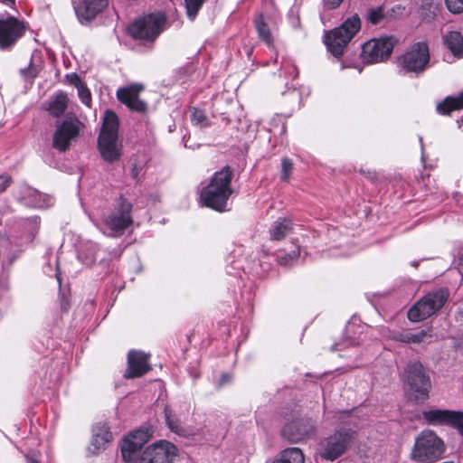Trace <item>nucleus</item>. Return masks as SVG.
<instances>
[{
  "instance_id": "1",
  "label": "nucleus",
  "mask_w": 463,
  "mask_h": 463,
  "mask_svg": "<svg viewBox=\"0 0 463 463\" xmlns=\"http://www.w3.org/2000/svg\"><path fill=\"white\" fill-rule=\"evenodd\" d=\"M147 440V431L137 430L131 432L121 445L123 460L128 463H175L178 457V449L166 440H159L146 447L137 457V453Z\"/></svg>"
},
{
  "instance_id": "2",
  "label": "nucleus",
  "mask_w": 463,
  "mask_h": 463,
  "mask_svg": "<svg viewBox=\"0 0 463 463\" xmlns=\"http://www.w3.org/2000/svg\"><path fill=\"white\" fill-rule=\"evenodd\" d=\"M232 177V170L228 165L214 173L210 183L201 192L203 204L218 212L226 211L228 200L233 193Z\"/></svg>"
},
{
  "instance_id": "3",
  "label": "nucleus",
  "mask_w": 463,
  "mask_h": 463,
  "mask_svg": "<svg viewBox=\"0 0 463 463\" xmlns=\"http://www.w3.org/2000/svg\"><path fill=\"white\" fill-rule=\"evenodd\" d=\"M118 118H103L98 137V149L101 157L108 163L118 161L123 146L118 138Z\"/></svg>"
},
{
  "instance_id": "4",
  "label": "nucleus",
  "mask_w": 463,
  "mask_h": 463,
  "mask_svg": "<svg viewBox=\"0 0 463 463\" xmlns=\"http://www.w3.org/2000/svg\"><path fill=\"white\" fill-rule=\"evenodd\" d=\"M445 444L434 430H423L416 438L411 458L418 463H432L441 458Z\"/></svg>"
},
{
  "instance_id": "5",
  "label": "nucleus",
  "mask_w": 463,
  "mask_h": 463,
  "mask_svg": "<svg viewBox=\"0 0 463 463\" xmlns=\"http://www.w3.org/2000/svg\"><path fill=\"white\" fill-rule=\"evenodd\" d=\"M165 23V14H147L134 20L128 27V33L135 40L154 43L163 32Z\"/></svg>"
},
{
  "instance_id": "6",
  "label": "nucleus",
  "mask_w": 463,
  "mask_h": 463,
  "mask_svg": "<svg viewBox=\"0 0 463 463\" xmlns=\"http://www.w3.org/2000/svg\"><path fill=\"white\" fill-rule=\"evenodd\" d=\"M361 28V21L357 14L347 18L339 27L325 35L327 50L336 58L344 53V50Z\"/></svg>"
},
{
  "instance_id": "7",
  "label": "nucleus",
  "mask_w": 463,
  "mask_h": 463,
  "mask_svg": "<svg viewBox=\"0 0 463 463\" xmlns=\"http://www.w3.org/2000/svg\"><path fill=\"white\" fill-rule=\"evenodd\" d=\"M448 293L439 289L429 292L419 299L408 311V318L418 322L436 314L447 302Z\"/></svg>"
},
{
  "instance_id": "8",
  "label": "nucleus",
  "mask_w": 463,
  "mask_h": 463,
  "mask_svg": "<svg viewBox=\"0 0 463 463\" xmlns=\"http://www.w3.org/2000/svg\"><path fill=\"white\" fill-rule=\"evenodd\" d=\"M404 374L408 391L416 400H426L431 383L422 364L419 361L410 362L404 369Z\"/></svg>"
},
{
  "instance_id": "9",
  "label": "nucleus",
  "mask_w": 463,
  "mask_h": 463,
  "mask_svg": "<svg viewBox=\"0 0 463 463\" xmlns=\"http://www.w3.org/2000/svg\"><path fill=\"white\" fill-rule=\"evenodd\" d=\"M397 40L393 36L373 38L362 46L361 57L364 63H378L386 61L392 54Z\"/></svg>"
},
{
  "instance_id": "10",
  "label": "nucleus",
  "mask_w": 463,
  "mask_h": 463,
  "mask_svg": "<svg viewBox=\"0 0 463 463\" xmlns=\"http://www.w3.org/2000/svg\"><path fill=\"white\" fill-rule=\"evenodd\" d=\"M430 61V52L426 43H414L410 50L402 54L399 65L407 72L420 73L425 71Z\"/></svg>"
},
{
  "instance_id": "11",
  "label": "nucleus",
  "mask_w": 463,
  "mask_h": 463,
  "mask_svg": "<svg viewBox=\"0 0 463 463\" xmlns=\"http://www.w3.org/2000/svg\"><path fill=\"white\" fill-rule=\"evenodd\" d=\"M27 30L26 23L9 15L0 19V50L11 51Z\"/></svg>"
},
{
  "instance_id": "12",
  "label": "nucleus",
  "mask_w": 463,
  "mask_h": 463,
  "mask_svg": "<svg viewBox=\"0 0 463 463\" xmlns=\"http://www.w3.org/2000/svg\"><path fill=\"white\" fill-rule=\"evenodd\" d=\"M83 127L78 118H66L62 121H57L52 137V146L60 152L66 151Z\"/></svg>"
},
{
  "instance_id": "13",
  "label": "nucleus",
  "mask_w": 463,
  "mask_h": 463,
  "mask_svg": "<svg viewBox=\"0 0 463 463\" xmlns=\"http://www.w3.org/2000/svg\"><path fill=\"white\" fill-rule=\"evenodd\" d=\"M350 440L347 432L336 431L320 442L318 454L324 460L334 461L345 452Z\"/></svg>"
},
{
  "instance_id": "14",
  "label": "nucleus",
  "mask_w": 463,
  "mask_h": 463,
  "mask_svg": "<svg viewBox=\"0 0 463 463\" xmlns=\"http://www.w3.org/2000/svg\"><path fill=\"white\" fill-rule=\"evenodd\" d=\"M131 208L132 204L128 200L120 198L118 206L104 215L103 223L113 233L122 232L132 223Z\"/></svg>"
},
{
  "instance_id": "15",
  "label": "nucleus",
  "mask_w": 463,
  "mask_h": 463,
  "mask_svg": "<svg viewBox=\"0 0 463 463\" xmlns=\"http://www.w3.org/2000/svg\"><path fill=\"white\" fill-rule=\"evenodd\" d=\"M143 90L142 84H131L118 89L117 90V98L130 111L144 114L147 110V104L139 99V94Z\"/></svg>"
},
{
  "instance_id": "16",
  "label": "nucleus",
  "mask_w": 463,
  "mask_h": 463,
  "mask_svg": "<svg viewBox=\"0 0 463 463\" xmlns=\"http://www.w3.org/2000/svg\"><path fill=\"white\" fill-rule=\"evenodd\" d=\"M108 5V0H80L73 2V8L78 20L83 24L93 21Z\"/></svg>"
},
{
  "instance_id": "17",
  "label": "nucleus",
  "mask_w": 463,
  "mask_h": 463,
  "mask_svg": "<svg viewBox=\"0 0 463 463\" xmlns=\"http://www.w3.org/2000/svg\"><path fill=\"white\" fill-rule=\"evenodd\" d=\"M112 433L109 427L103 422L93 425L91 437L87 451L91 456H97L104 451L112 440Z\"/></svg>"
},
{
  "instance_id": "18",
  "label": "nucleus",
  "mask_w": 463,
  "mask_h": 463,
  "mask_svg": "<svg viewBox=\"0 0 463 463\" xmlns=\"http://www.w3.org/2000/svg\"><path fill=\"white\" fill-rule=\"evenodd\" d=\"M149 356L140 351L131 350L128 354V368L124 373L127 379L141 377L151 368L148 364Z\"/></svg>"
},
{
  "instance_id": "19",
  "label": "nucleus",
  "mask_w": 463,
  "mask_h": 463,
  "mask_svg": "<svg viewBox=\"0 0 463 463\" xmlns=\"http://www.w3.org/2000/svg\"><path fill=\"white\" fill-rule=\"evenodd\" d=\"M70 102L69 96L66 92L60 90L51 97L44 103V109L51 116H64Z\"/></svg>"
},
{
  "instance_id": "20",
  "label": "nucleus",
  "mask_w": 463,
  "mask_h": 463,
  "mask_svg": "<svg viewBox=\"0 0 463 463\" xmlns=\"http://www.w3.org/2000/svg\"><path fill=\"white\" fill-rule=\"evenodd\" d=\"M454 411L442 409H430L422 411L423 420L432 426H449Z\"/></svg>"
},
{
  "instance_id": "21",
  "label": "nucleus",
  "mask_w": 463,
  "mask_h": 463,
  "mask_svg": "<svg viewBox=\"0 0 463 463\" xmlns=\"http://www.w3.org/2000/svg\"><path fill=\"white\" fill-rule=\"evenodd\" d=\"M165 420L168 429L181 437H189L194 435L193 429L183 425L180 419L168 408L165 409Z\"/></svg>"
},
{
  "instance_id": "22",
  "label": "nucleus",
  "mask_w": 463,
  "mask_h": 463,
  "mask_svg": "<svg viewBox=\"0 0 463 463\" xmlns=\"http://www.w3.org/2000/svg\"><path fill=\"white\" fill-rule=\"evenodd\" d=\"M313 430L314 423L310 419H299L291 421V442L304 439Z\"/></svg>"
},
{
  "instance_id": "23",
  "label": "nucleus",
  "mask_w": 463,
  "mask_h": 463,
  "mask_svg": "<svg viewBox=\"0 0 463 463\" xmlns=\"http://www.w3.org/2000/svg\"><path fill=\"white\" fill-rule=\"evenodd\" d=\"M463 109V90L457 96H447L438 102L436 111L441 115H449Z\"/></svg>"
},
{
  "instance_id": "24",
  "label": "nucleus",
  "mask_w": 463,
  "mask_h": 463,
  "mask_svg": "<svg viewBox=\"0 0 463 463\" xmlns=\"http://www.w3.org/2000/svg\"><path fill=\"white\" fill-rule=\"evenodd\" d=\"M392 338L396 341L407 344L430 343L432 340L430 329L420 330L416 333L402 332L395 333Z\"/></svg>"
},
{
  "instance_id": "25",
  "label": "nucleus",
  "mask_w": 463,
  "mask_h": 463,
  "mask_svg": "<svg viewBox=\"0 0 463 463\" xmlns=\"http://www.w3.org/2000/svg\"><path fill=\"white\" fill-rule=\"evenodd\" d=\"M444 44L455 57H463V36L459 32H448L443 36Z\"/></svg>"
},
{
  "instance_id": "26",
  "label": "nucleus",
  "mask_w": 463,
  "mask_h": 463,
  "mask_svg": "<svg viewBox=\"0 0 463 463\" xmlns=\"http://www.w3.org/2000/svg\"><path fill=\"white\" fill-rule=\"evenodd\" d=\"M289 230V220L287 217H279L271 225L269 234L272 240L284 239Z\"/></svg>"
},
{
  "instance_id": "27",
  "label": "nucleus",
  "mask_w": 463,
  "mask_h": 463,
  "mask_svg": "<svg viewBox=\"0 0 463 463\" xmlns=\"http://www.w3.org/2000/svg\"><path fill=\"white\" fill-rule=\"evenodd\" d=\"M255 28L258 33L259 38L263 41L267 45L270 46L273 43V38L268 24L264 21L262 14H259L255 20Z\"/></svg>"
},
{
  "instance_id": "28",
  "label": "nucleus",
  "mask_w": 463,
  "mask_h": 463,
  "mask_svg": "<svg viewBox=\"0 0 463 463\" xmlns=\"http://www.w3.org/2000/svg\"><path fill=\"white\" fill-rule=\"evenodd\" d=\"M207 0H184L187 17L193 21Z\"/></svg>"
},
{
  "instance_id": "29",
  "label": "nucleus",
  "mask_w": 463,
  "mask_h": 463,
  "mask_svg": "<svg viewBox=\"0 0 463 463\" xmlns=\"http://www.w3.org/2000/svg\"><path fill=\"white\" fill-rule=\"evenodd\" d=\"M97 246L93 243H90L87 246L86 250L79 251L78 257L87 266H90L96 261L95 253Z\"/></svg>"
},
{
  "instance_id": "30",
  "label": "nucleus",
  "mask_w": 463,
  "mask_h": 463,
  "mask_svg": "<svg viewBox=\"0 0 463 463\" xmlns=\"http://www.w3.org/2000/svg\"><path fill=\"white\" fill-rule=\"evenodd\" d=\"M53 203V200L48 194L39 192V196H33L29 200V206L35 208H46Z\"/></svg>"
},
{
  "instance_id": "31",
  "label": "nucleus",
  "mask_w": 463,
  "mask_h": 463,
  "mask_svg": "<svg viewBox=\"0 0 463 463\" xmlns=\"http://www.w3.org/2000/svg\"><path fill=\"white\" fill-rule=\"evenodd\" d=\"M33 196H39V191L27 185H23L20 189L19 200L29 206V200Z\"/></svg>"
},
{
  "instance_id": "32",
  "label": "nucleus",
  "mask_w": 463,
  "mask_h": 463,
  "mask_svg": "<svg viewBox=\"0 0 463 463\" xmlns=\"http://www.w3.org/2000/svg\"><path fill=\"white\" fill-rule=\"evenodd\" d=\"M449 427L456 429L459 435L463 437V411H453Z\"/></svg>"
},
{
  "instance_id": "33",
  "label": "nucleus",
  "mask_w": 463,
  "mask_h": 463,
  "mask_svg": "<svg viewBox=\"0 0 463 463\" xmlns=\"http://www.w3.org/2000/svg\"><path fill=\"white\" fill-rule=\"evenodd\" d=\"M78 96L80 101L87 107H90L92 97L90 89L88 88L86 82L83 85H80V88L77 89Z\"/></svg>"
},
{
  "instance_id": "34",
  "label": "nucleus",
  "mask_w": 463,
  "mask_h": 463,
  "mask_svg": "<svg viewBox=\"0 0 463 463\" xmlns=\"http://www.w3.org/2000/svg\"><path fill=\"white\" fill-rule=\"evenodd\" d=\"M368 21L372 24H378L381 20L383 18V7L371 8L368 10L367 14Z\"/></svg>"
},
{
  "instance_id": "35",
  "label": "nucleus",
  "mask_w": 463,
  "mask_h": 463,
  "mask_svg": "<svg viewBox=\"0 0 463 463\" xmlns=\"http://www.w3.org/2000/svg\"><path fill=\"white\" fill-rule=\"evenodd\" d=\"M445 4L450 13H463V0H445Z\"/></svg>"
},
{
  "instance_id": "36",
  "label": "nucleus",
  "mask_w": 463,
  "mask_h": 463,
  "mask_svg": "<svg viewBox=\"0 0 463 463\" xmlns=\"http://www.w3.org/2000/svg\"><path fill=\"white\" fill-rule=\"evenodd\" d=\"M65 80L68 84L76 87L77 89L83 85L85 82L80 79V77L75 73H69L65 75Z\"/></svg>"
},
{
  "instance_id": "37",
  "label": "nucleus",
  "mask_w": 463,
  "mask_h": 463,
  "mask_svg": "<svg viewBox=\"0 0 463 463\" xmlns=\"http://www.w3.org/2000/svg\"><path fill=\"white\" fill-rule=\"evenodd\" d=\"M291 463H305V456L298 448H291Z\"/></svg>"
},
{
  "instance_id": "38",
  "label": "nucleus",
  "mask_w": 463,
  "mask_h": 463,
  "mask_svg": "<svg viewBox=\"0 0 463 463\" xmlns=\"http://www.w3.org/2000/svg\"><path fill=\"white\" fill-rule=\"evenodd\" d=\"M191 124L195 128H203L208 127L210 122L208 118H191Z\"/></svg>"
},
{
  "instance_id": "39",
  "label": "nucleus",
  "mask_w": 463,
  "mask_h": 463,
  "mask_svg": "<svg viewBox=\"0 0 463 463\" xmlns=\"http://www.w3.org/2000/svg\"><path fill=\"white\" fill-rule=\"evenodd\" d=\"M12 183V178L10 175H1L0 176V194L5 192L7 187L10 186Z\"/></svg>"
},
{
  "instance_id": "40",
  "label": "nucleus",
  "mask_w": 463,
  "mask_h": 463,
  "mask_svg": "<svg viewBox=\"0 0 463 463\" xmlns=\"http://www.w3.org/2000/svg\"><path fill=\"white\" fill-rule=\"evenodd\" d=\"M272 463H289V449H285L281 454L280 458L275 459Z\"/></svg>"
},
{
  "instance_id": "41",
  "label": "nucleus",
  "mask_w": 463,
  "mask_h": 463,
  "mask_svg": "<svg viewBox=\"0 0 463 463\" xmlns=\"http://www.w3.org/2000/svg\"><path fill=\"white\" fill-rule=\"evenodd\" d=\"M288 167H289L288 160L287 158L283 159V161H282V175H281V177L284 180H287L288 177Z\"/></svg>"
},
{
  "instance_id": "42",
  "label": "nucleus",
  "mask_w": 463,
  "mask_h": 463,
  "mask_svg": "<svg viewBox=\"0 0 463 463\" xmlns=\"http://www.w3.org/2000/svg\"><path fill=\"white\" fill-rule=\"evenodd\" d=\"M294 247L296 248V250H293L291 248V260L294 258V257H298L300 255V248L298 245H295L294 244Z\"/></svg>"
},
{
  "instance_id": "43",
  "label": "nucleus",
  "mask_w": 463,
  "mask_h": 463,
  "mask_svg": "<svg viewBox=\"0 0 463 463\" xmlns=\"http://www.w3.org/2000/svg\"><path fill=\"white\" fill-rule=\"evenodd\" d=\"M231 382V375L227 374V373H224L222 375V378H221V383L220 385H222L226 383H229Z\"/></svg>"
},
{
  "instance_id": "44",
  "label": "nucleus",
  "mask_w": 463,
  "mask_h": 463,
  "mask_svg": "<svg viewBox=\"0 0 463 463\" xmlns=\"http://www.w3.org/2000/svg\"><path fill=\"white\" fill-rule=\"evenodd\" d=\"M342 2L343 0H328L331 8H336Z\"/></svg>"
},
{
  "instance_id": "45",
  "label": "nucleus",
  "mask_w": 463,
  "mask_h": 463,
  "mask_svg": "<svg viewBox=\"0 0 463 463\" xmlns=\"http://www.w3.org/2000/svg\"><path fill=\"white\" fill-rule=\"evenodd\" d=\"M0 2L8 6H13L15 5V0H0Z\"/></svg>"
},
{
  "instance_id": "46",
  "label": "nucleus",
  "mask_w": 463,
  "mask_h": 463,
  "mask_svg": "<svg viewBox=\"0 0 463 463\" xmlns=\"http://www.w3.org/2000/svg\"><path fill=\"white\" fill-rule=\"evenodd\" d=\"M291 25H293V26H298L299 25V19H298V16L296 18H293L291 16Z\"/></svg>"
},
{
  "instance_id": "47",
  "label": "nucleus",
  "mask_w": 463,
  "mask_h": 463,
  "mask_svg": "<svg viewBox=\"0 0 463 463\" xmlns=\"http://www.w3.org/2000/svg\"><path fill=\"white\" fill-rule=\"evenodd\" d=\"M103 116L109 117V116H117L116 113L110 109L105 110Z\"/></svg>"
},
{
  "instance_id": "48",
  "label": "nucleus",
  "mask_w": 463,
  "mask_h": 463,
  "mask_svg": "<svg viewBox=\"0 0 463 463\" xmlns=\"http://www.w3.org/2000/svg\"><path fill=\"white\" fill-rule=\"evenodd\" d=\"M26 459H27V463H39L36 459L27 456L26 457Z\"/></svg>"
},
{
  "instance_id": "49",
  "label": "nucleus",
  "mask_w": 463,
  "mask_h": 463,
  "mask_svg": "<svg viewBox=\"0 0 463 463\" xmlns=\"http://www.w3.org/2000/svg\"><path fill=\"white\" fill-rule=\"evenodd\" d=\"M281 433H282L283 436H286V434H287V428L286 427L281 430Z\"/></svg>"
},
{
  "instance_id": "50",
  "label": "nucleus",
  "mask_w": 463,
  "mask_h": 463,
  "mask_svg": "<svg viewBox=\"0 0 463 463\" xmlns=\"http://www.w3.org/2000/svg\"><path fill=\"white\" fill-rule=\"evenodd\" d=\"M56 278H57V280H58L59 284H61V278H60V274L59 273H56Z\"/></svg>"
},
{
  "instance_id": "51",
  "label": "nucleus",
  "mask_w": 463,
  "mask_h": 463,
  "mask_svg": "<svg viewBox=\"0 0 463 463\" xmlns=\"http://www.w3.org/2000/svg\"><path fill=\"white\" fill-rule=\"evenodd\" d=\"M420 145H421V150L423 151V143H422V137H420Z\"/></svg>"
},
{
  "instance_id": "52",
  "label": "nucleus",
  "mask_w": 463,
  "mask_h": 463,
  "mask_svg": "<svg viewBox=\"0 0 463 463\" xmlns=\"http://www.w3.org/2000/svg\"><path fill=\"white\" fill-rule=\"evenodd\" d=\"M412 266L417 267V266H418V263H417V262H413V263H412Z\"/></svg>"
}]
</instances>
